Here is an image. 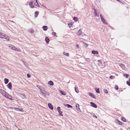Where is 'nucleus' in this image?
I'll return each instance as SVG.
<instances>
[{"label":"nucleus","instance_id":"nucleus-1","mask_svg":"<svg viewBox=\"0 0 130 130\" xmlns=\"http://www.w3.org/2000/svg\"><path fill=\"white\" fill-rule=\"evenodd\" d=\"M0 92L3 95H4L6 98L9 99L11 101L13 100L11 99L12 96L4 90L2 89H0Z\"/></svg>","mask_w":130,"mask_h":130},{"label":"nucleus","instance_id":"nucleus-2","mask_svg":"<svg viewBox=\"0 0 130 130\" xmlns=\"http://www.w3.org/2000/svg\"><path fill=\"white\" fill-rule=\"evenodd\" d=\"M0 37L2 39H5L6 40H8L9 37L5 34L0 32Z\"/></svg>","mask_w":130,"mask_h":130},{"label":"nucleus","instance_id":"nucleus-3","mask_svg":"<svg viewBox=\"0 0 130 130\" xmlns=\"http://www.w3.org/2000/svg\"><path fill=\"white\" fill-rule=\"evenodd\" d=\"M57 109L58 112L59 113V115L61 116H63V115L62 114V111H61L60 108L59 107H57Z\"/></svg>","mask_w":130,"mask_h":130},{"label":"nucleus","instance_id":"nucleus-4","mask_svg":"<svg viewBox=\"0 0 130 130\" xmlns=\"http://www.w3.org/2000/svg\"><path fill=\"white\" fill-rule=\"evenodd\" d=\"M9 47H10V48L12 49L13 50L17 51H18V49L17 48H16L15 46H13L12 45H10L9 46Z\"/></svg>","mask_w":130,"mask_h":130},{"label":"nucleus","instance_id":"nucleus-5","mask_svg":"<svg viewBox=\"0 0 130 130\" xmlns=\"http://www.w3.org/2000/svg\"><path fill=\"white\" fill-rule=\"evenodd\" d=\"M115 122L120 125H123V124H124L123 123L120 121L118 119H116L115 120Z\"/></svg>","mask_w":130,"mask_h":130},{"label":"nucleus","instance_id":"nucleus-6","mask_svg":"<svg viewBox=\"0 0 130 130\" xmlns=\"http://www.w3.org/2000/svg\"><path fill=\"white\" fill-rule=\"evenodd\" d=\"M88 94L90 96H91L92 98L94 99H96V97H95V95L92 93L90 92H89Z\"/></svg>","mask_w":130,"mask_h":130},{"label":"nucleus","instance_id":"nucleus-7","mask_svg":"<svg viewBox=\"0 0 130 130\" xmlns=\"http://www.w3.org/2000/svg\"><path fill=\"white\" fill-rule=\"evenodd\" d=\"M90 104L92 107L95 108H97V105L94 103L91 102Z\"/></svg>","mask_w":130,"mask_h":130},{"label":"nucleus","instance_id":"nucleus-8","mask_svg":"<svg viewBox=\"0 0 130 130\" xmlns=\"http://www.w3.org/2000/svg\"><path fill=\"white\" fill-rule=\"evenodd\" d=\"M8 88L10 89H12V83L11 82L9 83L7 85Z\"/></svg>","mask_w":130,"mask_h":130},{"label":"nucleus","instance_id":"nucleus-9","mask_svg":"<svg viewBox=\"0 0 130 130\" xmlns=\"http://www.w3.org/2000/svg\"><path fill=\"white\" fill-rule=\"evenodd\" d=\"M76 109L78 111H80V109L79 108V105L78 104H77L76 106Z\"/></svg>","mask_w":130,"mask_h":130},{"label":"nucleus","instance_id":"nucleus-10","mask_svg":"<svg viewBox=\"0 0 130 130\" xmlns=\"http://www.w3.org/2000/svg\"><path fill=\"white\" fill-rule=\"evenodd\" d=\"M48 106L49 108H50L51 110H53V106L51 103H48Z\"/></svg>","mask_w":130,"mask_h":130},{"label":"nucleus","instance_id":"nucleus-11","mask_svg":"<svg viewBox=\"0 0 130 130\" xmlns=\"http://www.w3.org/2000/svg\"><path fill=\"white\" fill-rule=\"evenodd\" d=\"M64 106L68 108H72L73 107L72 106L69 104H64Z\"/></svg>","mask_w":130,"mask_h":130},{"label":"nucleus","instance_id":"nucleus-12","mask_svg":"<svg viewBox=\"0 0 130 130\" xmlns=\"http://www.w3.org/2000/svg\"><path fill=\"white\" fill-rule=\"evenodd\" d=\"M92 53L93 54L95 55L98 54L99 53V52L97 51H95L94 50H92L91 51Z\"/></svg>","mask_w":130,"mask_h":130},{"label":"nucleus","instance_id":"nucleus-13","mask_svg":"<svg viewBox=\"0 0 130 130\" xmlns=\"http://www.w3.org/2000/svg\"><path fill=\"white\" fill-rule=\"evenodd\" d=\"M119 66H120L123 69H124V70L125 69V67L123 64L122 63H120L119 64Z\"/></svg>","mask_w":130,"mask_h":130},{"label":"nucleus","instance_id":"nucleus-14","mask_svg":"<svg viewBox=\"0 0 130 130\" xmlns=\"http://www.w3.org/2000/svg\"><path fill=\"white\" fill-rule=\"evenodd\" d=\"M101 20L102 21V22H103V23L104 24H107V23L106 22L105 20L103 18L101 19Z\"/></svg>","mask_w":130,"mask_h":130},{"label":"nucleus","instance_id":"nucleus-15","mask_svg":"<svg viewBox=\"0 0 130 130\" xmlns=\"http://www.w3.org/2000/svg\"><path fill=\"white\" fill-rule=\"evenodd\" d=\"M20 96L23 99H24L26 98V96L25 94L20 93Z\"/></svg>","mask_w":130,"mask_h":130},{"label":"nucleus","instance_id":"nucleus-16","mask_svg":"<svg viewBox=\"0 0 130 130\" xmlns=\"http://www.w3.org/2000/svg\"><path fill=\"white\" fill-rule=\"evenodd\" d=\"M32 2L31 1L29 2V6H30L31 8H33L34 7V6L32 5Z\"/></svg>","mask_w":130,"mask_h":130},{"label":"nucleus","instance_id":"nucleus-17","mask_svg":"<svg viewBox=\"0 0 130 130\" xmlns=\"http://www.w3.org/2000/svg\"><path fill=\"white\" fill-rule=\"evenodd\" d=\"M45 40L46 43L48 44L50 41L49 39L47 37L45 38Z\"/></svg>","mask_w":130,"mask_h":130},{"label":"nucleus","instance_id":"nucleus-18","mask_svg":"<svg viewBox=\"0 0 130 130\" xmlns=\"http://www.w3.org/2000/svg\"><path fill=\"white\" fill-rule=\"evenodd\" d=\"M59 92H60V93L62 95H65L66 94V93H65V92H63V91L61 90H59Z\"/></svg>","mask_w":130,"mask_h":130},{"label":"nucleus","instance_id":"nucleus-19","mask_svg":"<svg viewBox=\"0 0 130 130\" xmlns=\"http://www.w3.org/2000/svg\"><path fill=\"white\" fill-rule=\"evenodd\" d=\"M94 89L96 90V93H100V91L99 88H95Z\"/></svg>","mask_w":130,"mask_h":130},{"label":"nucleus","instance_id":"nucleus-20","mask_svg":"<svg viewBox=\"0 0 130 130\" xmlns=\"http://www.w3.org/2000/svg\"><path fill=\"white\" fill-rule=\"evenodd\" d=\"M5 81V84H7L9 82L8 79L7 78H5L4 79Z\"/></svg>","mask_w":130,"mask_h":130},{"label":"nucleus","instance_id":"nucleus-21","mask_svg":"<svg viewBox=\"0 0 130 130\" xmlns=\"http://www.w3.org/2000/svg\"><path fill=\"white\" fill-rule=\"evenodd\" d=\"M42 28L44 30L46 31L47 30V28L46 26H43Z\"/></svg>","mask_w":130,"mask_h":130},{"label":"nucleus","instance_id":"nucleus-22","mask_svg":"<svg viewBox=\"0 0 130 130\" xmlns=\"http://www.w3.org/2000/svg\"><path fill=\"white\" fill-rule=\"evenodd\" d=\"M48 84L49 85L52 86H53L54 85V83L51 80L48 82Z\"/></svg>","mask_w":130,"mask_h":130},{"label":"nucleus","instance_id":"nucleus-23","mask_svg":"<svg viewBox=\"0 0 130 130\" xmlns=\"http://www.w3.org/2000/svg\"><path fill=\"white\" fill-rule=\"evenodd\" d=\"M75 88V92L77 93H78L79 92V91L78 90V87H77L76 86H75V87L74 88Z\"/></svg>","mask_w":130,"mask_h":130},{"label":"nucleus","instance_id":"nucleus-24","mask_svg":"<svg viewBox=\"0 0 130 130\" xmlns=\"http://www.w3.org/2000/svg\"><path fill=\"white\" fill-rule=\"evenodd\" d=\"M39 14V12L38 11H36L35 13V17L36 18L37 17Z\"/></svg>","mask_w":130,"mask_h":130},{"label":"nucleus","instance_id":"nucleus-25","mask_svg":"<svg viewBox=\"0 0 130 130\" xmlns=\"http://www.w3.org/2000/svg\"><path fill=\"white\" fill-rule=\"evenodd\" d=\"M41 92H42V94L44 95H45V93H46V92H47V91L45 90H43L42 91V90Z\"/></svg>","mask_w":130,"mask_h":130},{"label":"nucleus","instance_id":"nucleus-26","mask_svg":"<svg viewBox=\"0 0 130 130\" xmlns=\"http://www.w3.org/2000/svg\"><path fill=\"white\" fill-rule=\"evenodd\" d=\"M82 31L80 30V29L78 31V34L79 35H82Z\"/></svg>","mask_w":130,"mask_h":130},{"label":"nucleus","instance_id":"nucleus-27","mask_svg":"<svg viewBox=\"0 0 130 130\" xmlns=\"http://www.w3.org/2000/svg\"><path fill=\"white\" fill-rule=\"evenodd\" d=\"M121 120L124 122H126V119L124 117H121Z\"/></svg>","mask_w":130,"mask_h":130},{"label":"nucleus","instance_id":"nucleus-28","mask_svg":"<svg viewBox=\"0 0 130 130\" xmlns=\"http://www.w3.org/2000/svg\"><path fill=\"white\" fill-rule=\"evenodd\" d=\"M63 55H66V56H68L69 55V54L68 53H66L64 52H63Z\"/></svg>","mask_w":130,"mask_h":130},{"label":"nucleus","instance_id":"nucleus-29","mask_svg":"<svg viewBox=\"0 0 130 130\" xmlns=\"http://www.w3.org/2000/svg\"><path fill=\"white\" fill-rule=\"evenodd\" d=\"M124 76L126 78H127L129 76V74H123Z\"/></svg>","mask_w":130,"mask_h":130},{"label":"nucleus","instance_id":"nucleus-30","mask_svg":"<svg viewBox=\"0 0 130 130\" xmlns=\"http://www.w3.org/2000/svg\"><path fill=\"white\" fill-rule=\"evenodd\" d=\"M29 32L31 33H33L34 32V31L33 29H30L29 31Z\"/></svg>","mask_w":130,"mask_h":130},{"label":"nucleus","instance_id":"nucleus-31","mask_svg":"<svg viewBox=\"0 0 130 130\" xmlns=\"http://www.w3.org/2000/svg\"><path fill=\"white\" fill-rule=\"evenodd\" d=\"M73 20L75 21H77L78 20V18L76 17H74L73 18Z\"/></svg>","mask_w":130,"mask_h":130},{"label":"nucleus","instance_id":"nucleus-32","mask_svg":"<svg viewBox=\"0 0 130 130\" xmlns=\"http://www.w3.org/2000/svg\"><path fill=\"white\" fill-rule=\"evenodd\" d=\"M35 1L36 2V3H37V4L36 5L37 6H38L39 7V5L38 2L37 0H35Z\"/></svg>","mask_w":130,"mask_h":130},{"label":"nucleus","instance_id":"nucleus-33","mask_svg":"<svg viewBox=\"0 0 130 130\" xmlns=\"http://www.w3.org/2000/svg\"><path fill=\"white\" fill-rule=\"evenodd\" d=\"M86 60L88 62H90V59L89 58H86Z\"/></svg>","mask_w":130,"mask_h":130},{"label":"nucleus","instance_id":"nucleus-34","mask_svg":"<svg viewBox=\"0 0 130 130\" xmlns=\"http://www.w3.org/2000/svg\"><path fill=\"white\" fill-rule=\"evenodd\" d=\"M84 46L86 47H87L88 45V44H86L85 43H84Z\"/></svg>","mask_w":130,"mask_h":130},{"label":"nucleus","instance_id":"nucleus-35","mask_svg":"<svg viewBox=\"0 0 130 130\" xmlns=\"http://www.w3.org/2000/svg\"><path fill=\"white\" fill-rule=\"evenodd\" d=\"M126 84L128 86H130V82H129L128 81H127V82H126Z\"/></svg>","mask_w":130,"mask_h":130},{"label":"nucleus","instance_id":"nucleus-36","mask_svg":"<svg viewBox=\"0 0 130 130\" xmlns=\"http://www.w3.org/2000/svg\"><path fill=\"white\" fill-rule=\"evenodd\" d=\"M115 88L116 90H118L119 89L118 87V86L116 85L115 86Z\"/></svg>","mask_w":130,"mask_h":130},{"label":"nucleus","instance_id":"nucleus-37","mask_svg":"<svg viewBox=\"0 0 130 130\" xmlns=\"http://www.w3.org/2000/svg\"><path fill=\"white\" fill-rule=\"evenodd\" d=\"M37 88H38L39 89H40L41 90V91L42 90L41 89L40 86H38V85H37Z\"/></svg>","mask_w":130,"mask_h":130},{"label":"nucleus","instance_id":"nucleus-38","mask_svg":"<svg viewBox=\"0 0 130 130\" xmlns=\"http://www.w3.org/2000/svg\"><path fill=\"white\" fill-rule=\"evenodd\" d=\"M104 92L106 94L107 93H108V91L106 89H104Z\"/></svg>","mask_w":130,"mask_h":130},{"label":"nucleus","instance_id":"nucleus-39","mask_svg":"<svg viewBox=\"0 0 130 130\" xmlns=\"http://www.w3.org/2000/svg\"><path fill=\"white\" fill-rule=\"evenodd\" d=\"M27 76L28 78H30L31 77L30 75L29 74H27Z\"/></svg>","mask_w":130,"mask_h":130},{"label":"nucleus","instance_id":"nucleus-40","mask_svg":"<svg viewBox=\"0 0 130 130\" xmlns=\"http://www.w3.org/2000/svg\"><path fill=\"white\" fill-rule=\"evenodd\" d=\"M52 35L55 36L56 35V33L54 32H52Z\"/></svg>","mask_w":130,"mask_h":130},{"label":"nucleus","instance_id":"nucleus-41","mask_svg":"<svg viewBox=\"0 0 130 130\" xmlns=\"http://www.w3.org/2000/svg\"><path fill=\"white\" fill-rule=\"evenodd\" d=\"M98 64H101L102 63L101 62V61L100 60H98Z\"/></svg>","mask_w":130,"mask_h":130},{"label":"nucleus","instance_id":"nucleus-42","mask_svg":"<svg viewBox=\"0 0 130 130\" xmlns=\"http://www.w3.org/2000/svg\"><path fill=\"white\" fill-rule=\"evenodd\" d=\"M49 94L50 93L47 92H46V93H45V95L49 96Z\"/></svg>","mask_w":130,"mask_h":130},{"label":"nucleus","instance_id":"nucleus-43","mask_svg":"<svg viewBox=\"0 0 130 130\" xmlns=\"http://www.w3.org/2000/svg\"><path fill=\"white\" fill-rule=\"evenodd\" d=\"M113 77V76L111 75L110 76L109 78L110 79H112Z\"/></svg>","mask_w":130,"mask_h":130},{"label":"nucleus","instance_id":"nucleus-44","mask_svg":"<svg viewBox=\"0 0 130 130\" xmlns=\"http://www.w3.org/2000/svg\"><path fill=\"white\" fill-rule=\"evenodd\" d=\"M15 109L17 111H18V110H20V109L18 108H15Z\"/></svg>","mask_w":130,"mask_h":130},{"label":"nucleus","instance_id":"nucleus-45","mask_svg":"<svg viewBox=\"0 0 130 130\" xmlns=\"http://www.w3.org/2000/svg\"><path fill=\"white\" fill-rule=\"evenodd\" d=\"M79 47V45L78 44H77V45H76V47H77V49Z\"/></svg>","mask_w":130,"mask_h":130},{"label":"nucleus","instance_id":"nucleus-46","mask_svg":"<svg viewBox=\"0 0 130 130\" xmlns=\"http://www.w3.org/2000/svg\"><path fill=\"white\" fill-rule=\"evenodd\" d=\"M100 17L101 19L103 18V16L102 15V14H100Z\"/></svg>","mask_w":130,"mask_h":130},{"label":"nucleus","instance_id":"nucleus-47","mask_svg":"<svg viewBox=\"0 0 130 130\" xmlns=\"http://www.w3.org/2000/svg\"><path fill=\"white\" fill-rule=\"evenodd\" d=\"M93 117H94V118H97V117L95 115H94L93 116Z\"/></svg>","mask_w":130,"mask_h":130},{"label":"nucleus","instance_id":"nucleus-48","mask_svg":"<svg viewBox=\"0 0 130 130\" xmlns=\"http://www.w3.org/2000/svg\"><path fill=\"white\" fill-rule=\"evenodd\" d=\"M94 14H95V17H96L97 16V14L96 12L94 13Z\"/></svg>","mask_w":130,"mask_h":130},{"label":"nucleus","instance_id":"nucleus-49","mask_svg":"<svg viewBox=\"0 0 130 130\" xmlns=\"http://www.w3.org/2000/svg\"><path fill=\"white\" fill-rule=\"evenodd\" d=\"M68 25L69 26L70 25H72V24H71L70 23H69L68 24Z\"/></svg>","mask_w":130,"mask_h":130},{"label":"nucleus","instance_id":"nucleus-50","mask_svg":"<svg viewBox=\"0 0 130 130\" xmlns=\"http://www.w3.org/2000/svg\"><path fill=\"white\" fill-rule=\"evenodd\" d=\"M94 12H95H95H96V10H95V9H94Z\"/></svg>","mask_w":130,"mask_h":130},{"label":"nucleus","instance_id":"nucleus-51","mask_svg":"<svg viewBox=\"0 0 130 130\" xmlns=\"http://www.w3.org/2000/svg\"><path fill=\"white\" fill-rule=\"evenodd\" d=\"M10 109H13V108L12 107H10Z\"/></svg>","mask_w":130,"mask_h":130},{"label":"nucleus","instance_id":"nucleus-52","mask_svg":"<svg viewBox=\"0 0 130 130\" xmlns=\"http://www.w3.org/2000/svg\"><path fill=\"white\" fill-rule=\"evenodd\" d=\"M128 81L130 82V78L129 79Z\"/></svg>","mask_w":130,"mask_h":130},{"label":"nucleus","instance_id":"nucleus-53","mask_svg":"<svg viewBox=\"0 0 130 130\" xmlns=\"http://www.w3.org/2000/svg\"><path fill=\"white\" fill-rule=\"evenodd\" d=\"M19 130H21V129H19Z\"/></svg>","mask_w":130,"mask_h":130},{"label":"nucleus","instance_id":"nucleus-54","mask_svg":"<svg viewBox=\"0 0 130 130\" xmlns=\"http://www.w3.org/2000/svg\"><path fill=\"white\" fill-rule=\"evenodd\" d=\"M20 111H22L21 110H20Z\"/></svg>","mask_w":130,"mask_h":130}]
</instances>
